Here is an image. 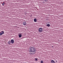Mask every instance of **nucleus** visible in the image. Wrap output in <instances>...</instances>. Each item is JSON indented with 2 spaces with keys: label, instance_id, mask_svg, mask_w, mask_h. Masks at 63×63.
<instances>
[{
  "label": "nucleus",
  "instance_id": "obj_1",
  "mask_svg": "<svg viewBox=\"0 0 63 63\" xmlns=\"http://www.w3.org/2000/svg\"><path fill=\"white\" fill-rule=\"evenodd\" d=\"M30 52H35L36 51V49L34 47H30L29 48Z\"/></svg>",
  "mask_w": 63,
  "mask_h": 63
},
{
  "label": "nucleus",
  "instance_id": "obj_2",
  "mask_svg": "<svg viewBox=\"0 0 63 63\" xmlns=\"http://www.w3.org/2000/svg\"><path fill=\"white\" fill-rule=\"evenodd\" d=\"M43 29L42 28H40L39 29V32H41L42 31H43Z\"/></svg>",
  "mask_w": 63,
  "mask_h": 63
},
{
  "label": "nucleus",
  "instance_id": "obj_3",
  "mask_svg": "<svg viewBox=\"0 0 63 63\" xmlns=\"http://www.w3.org/2000/svg\"><path fill=\"white\" fill-rule=\"evenodd\" d=\"M4 34V32L3 31H2L1 32H0V36H1V35H2V34Z\"/></svg>",
  "mask_w": 63,
  "mask_h": 63
},
{
  "label": "nucleus",
  "instance_id": "obj_4",
  "mask_svg": "<svg viewBox=\"0 0 63 63\" xmlns=\"http://www.w3.org/2000/svg\"><path fill=\"white\" fill-rule=\"evenodd\" d=\"M51 62L52 63H55V62L53 60H52L51 61Z\"/></svg>",
  "mask_w": 63,
  "mask_h": 63
},
{
  "label": "nucleus",
  "instance_id": "obj_5",
  "mask_svg": "<svg viewBox=\"0 0 63 63\" xmlns=\"http://www.w3.org/2000/svg\"><path fill=\"white\" fill-rule=\"evenodd\" d=\"M19 38H21L22 37V35H21V34H20L19 35Z\"/></svg>",
  "mask_w": 63,
  "mask_h": 63
},
{
  "label": "nucleus",
  "instance_id": "obj_6",
  "mask_svg": "<svg viewBox=\"0 0 63 63\" xmlns=\"http://www.w3.org/2000/svg\"><path fill=\"white\" fill-rule=\"evenodd\" d=\"M11 42L12 44H13L14 43V40H13L12 39L11 40Z\"/></svg>",
  "mask_w": 63,
  "mask_h": 63
},
{
  "label": "nucleus",
  "instance_id": "obj_7",
  "mask_svg": "<svg viewBox=\"0 0 63 63\" xmlns=\"http://www.w3.org/2000/svg\"><path fill=\"white\" fill-rule=\"evenodd\" d=\"M23 24L24 25H25L26 24V22H24L23 23Z\"/></svg>",
  "mask_w": 63,
  "mask_h": 63
},
{
  "label": "nucleus",
  "instance_id": "obj_8",
  "mask_svg": "<svg viewBox=\"0 0 63 63\" xmlns=\"http://www.w3.org/2000/svg\"><path fill=\"white\" fill-rule=\"evenodd\" d=\"M46 25L48 27H49L50 26V24H47Z\"/></svg>",
  "mask_w": 63,
  "mask_h": 63
},
{
  "label": "nucleus",
  "instance_id": "obj_9",
  "mask_svg": "<svg viewBox=\"0 0 63 63\" xmlns=\"http://www.w3.org/2000/svg\"><path fill=\"white\" fill-rule=\"evenodd\" d=\"M34 22H37V20L36 19H34Z\"/></svg>",
  "mask_w": 63,
  "mask_h": 63
},
{
  "label": "nucleus",
  "instance_id": "obj_10",
  "mask_svg": "<svg viewBox=\"0 0 63 63\" xmlns=\"http://www.w3.org/2000/svg\"><path fill=\"white\" fill-rule=\"evenodd\" d=\"M35 60L36 61H38V59H37V58H35Z\"/></svg>",
  "mask_w": 63,
  "mask_h": 63
},
{
  "label": "nucleus",
  "instance_id": "obj_11",
  "mask_svg": "<svg viewBox=\"0 0 63 63\" xmlns=\"http://www.w3.org/2000/svg\"><path fill=\"white\" fill-rule=\"evenodd\" d=\"M8 44H9H9H11V41H8Z\"/></svg>",
  "mask_w": 63,
  "mask_h": 63
},
{
  "label": "nucleus",
  "instance_id": "obj_12",
  "mask_svg": "<svg viewBox=\"0 0 63 63\" xmlns=\"http://www.w3.org/2000/svg\"><path fill=\"white\" fill-rule=\"evenodd\" d=\"M2 5H5V2H4L2 3Z\"/></svg>",
  "mask_w": 63,
  "mask_h": 63
},
{
  "label": "nucleus",
  "instance_id": "obj_13",
  "mask_svg": "<svg viewBox=\"0 0 63 63\" xmlns=\"http://www.w3.org/2000/svg\"><path fill=\"white\" fill-rule=\"evenodd\" d=\"M41 63H44L43 62V61H41Z\"/></svg>",
  "mask_w": 63,
  "mask_h": 63
},
{
  "label": "nucleus",
  "instance_id": "obj_14",
  "mask_svg": "<svg viewBox=\"0 0 63 63\" xmlns=\"http://www.w3.org/2000/svg\"><path fill=\"white\" fill-rule=\"evenodd\" d=\"M31 54H32V55H33V54H34V53H31Z\"/></svg>",
  "mask_w": 63,
  "mask_h": 63
},
{
  "label": "nucleus",
  "instance_id": "obj_15",
  "mask_svg": "<svg viewBox=\"0 0 63 63\" xmlns=\"http://www.w3.org/2000/svg\"><path fill=\"white\" fill-rule=\"evenodd\" d=\"M56 62H57V61H56Z\"/></svg>",
  "mask_w": 63,
  "mask_h": 63
},
{
  "label": "nucleus",
  "instance_id": "obj_16",
  "mask_svg": "<svg viewBox=\"0 0 63 63\" xmlns=\"http://www.w3.org/2000/svg\"><path fill=\"white\" fill-rule=\"evenodd\" d=\"M52 47H53V46H52Z\"/></svg>",
  "mask_w": 63,
  "mask_h": 63
}]
</instances>
